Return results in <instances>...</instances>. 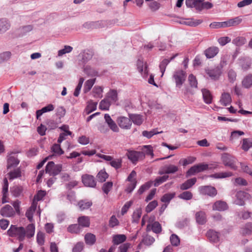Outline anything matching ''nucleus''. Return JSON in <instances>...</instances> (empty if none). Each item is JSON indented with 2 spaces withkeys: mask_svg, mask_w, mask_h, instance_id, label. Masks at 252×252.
I'll return each instance as SVG.
<instances>
[{
  "mask_svg": "<svg viewBox=\"0 0 252 252\" xmlns=\"http://www.w3.org/2000/svg\"><path fill=\"white\" fill-rule=\"evenodd\" d=\"M7 233L10 237H16L20 242L24 241L26 237V230L23 227H17L16 225H11Z\"/></svg>",
  "mask_w": 252,
  "mask_h": 252,
  "instance_id": "obj_1",
  "label": "nucleus"
},
{
  "mask_svg": "<svg viewBox=\"0 0 252 252\" xmlns=\"http://www.w3.org/2000/svg\"><path fill=\"white\" fill-rule=\"evenodd\" d=\"M222 160L225 166H228L231 169L236 170L237 169L236 158L232 156L227 153L224 154L222 156Z\"/></svg>",
  "mask_w": 252,
  "mask_h": 252,
  "instance_id": "obj_2",
  "label": "nucleus"
},
{
  "mask_svg": "<svg viewBox=\"0 0 252 252\" xmlns=\"http://www.w3.org/2000/svg\"><path fill=\"white\" fill-rule=\"evenodd\" d=\"M177 87L180 88L186 79V73L183 70L175 71L173 75Z\"/></svg>",
  "mask_w": 252,
  "mask_h": 252,
  "instance_id": "obj_3",
  "label": "nucleus"
},
{
  "mask_svg": "<svg viewBox=\"0 0 252 252\" xmlns=\"http://www.w3.org/2000/svg\"><path fill=\"white\" fill-rule=\"evenodd\" d=\"M127 156L128 159L133 163H136L137 161L143 159L145 158V154L143 152L128 151Z\"/></svg>",
  "mask_w": 252,
  "mask_h": 252,
  "instance_id": "obj_4",
  "label": "nucleus"
},
{
  "mask_svg": "<svg viewBox=\"0 0 252 252\" xmlns=\"http://www.w3.org/2000/svg\"><path fill=\"white\" fill-rule=\"evenodd\" d=\"M117 122L119 126L122 129H129L132 126V122L129 117L127 118L124 116L119 117L117 118Z\"/></svg>",
  "mask_w": 252,
  "mask_h": 252,
  "instance_id": "obj_5",
  "label": "nucleus"
},
{
  "mask_svg": "<svg viewBox=\"0 0 252 252\" xmlns=\"http://www.w3.org/2000/svg\"><path fill=\"white\" fill-rule=\"evenodd\" d=\"M250 196V195L245 191H238L236 194V199L235 200V203L239 206H244L245 201L248 199Z\"/></svg>",
  "mask_w": 252,
  "mask_h": 252,
  "instance_id": "obj_6",
  "label": "nucleus"
},
{
  "mask_svg": "<svg viewBox=\"0 0 252 252\" xmlns=\"http://www.w3.org/2000/svg\"><path fill=\"white\" fill-rule=\"evenodd\" d=\"M199 191L201 194L207 195L211 197H214L217 194V190L216 188L209 186L200 187Z\"/></svg>",
  "mask_w": 252,
  "mask_h": 252,
  "instance_id": "obj_7",
  "label": "nucleus"
},
{
  "mask_svg": "<svg viewBox=\"0 0 252 252\" xmlns=\"http://www.w3.org/2000/svg\"><path fill=\"white\" fill-rule=\"evenodd\" d=\"M205 72L211 79L214 80H218L221 73V69L219 66L212 69H206Z\"/></svg>",
  "mask_w": 252,
  "mask_h": 252,
  "instance_id": "obj_8",
  "label": "nucleus"
},
{
  "mask_svg": "<svg viewBox=\"0 0 252 252\" xmlns=\"http://www.w3.org/2000/svg\"><path fill=\"white\" fill-rule=\"evenodd\" d=\"M82 181L84 185L88 187L94 188L96 186V181L93 176L86 174L82 176Z\"/></svg>",
  "mask_w": 252,
  "mask_h": 252,
  "instance_id": "obj_9",
  "label": "nucleus"
},
{
  "mask_svg": "<svg viewBox=\"0 0 252 252\" xmlns=\"http://www.w3.org/2000/svg\"><path fill=\"white\" fill-rule=\"evenodd\" d=\"M0 215L6 218L13 217L15 215V212L9 205H5L0 210Z\"/></svg>",
  "mask_w": 252,
  "mask_h": 252,
  "instance_id": "obj_10",
  "label": "nucleus"
},
{
  "mask_svg": "<svg viewBox=\"0 0 252 252\" xmlns=\"http://www.w3.org/2000/svg\"><path fill=\"white\" fill-rule=\"evenodd\" d=\"M137 68L138 71L143 77L147 76L148 70L147 63H144L143 61L138 59L136 63Z\"/></svg>",
  "mask_w": 252,
  "mask_h": 252,
  "instance_id": "obj_11",
  "label": "nucleus"
},
{
  "mask_svg": "<svg viewBox=\"0 0 252 252\" xmlns=\"http://www.w3.org/2000/svg\"><path fill=\"white\" fill-rule=\"evenodd\" d=\"M105 122L107 124L109 128L114 132H118L119 131V128L116 123L111 119L110 116L108 114L104 115Z\"/></svg>",
  "mask_w": 252,
  "mask_h": 252,
  "instance_id": "obj_12",
  "label": "nucleus"
},
{
  "mask_svg": "<svg viewBox=\"0 0 252 252\" xmlns=\"http://www.w3.org/2000/svg\"><path fill=\"white\" fill-rule=\"evenodd\" d=\"M206 236L211 242L218 243L220 240V234L214 230H209L207 233Z\"/></svg>",
  "mask_w": 252,
  "mask_h": 252,
  "instance_id": "obj_13",
  "label": "nucleus"
},
{
  "mask_svg": "<svg viewBox=\"0 0 252 252\" xmlns=\"http://www.w3.org/2000/svg\"><path fill=\"white\" fill-rule=\"evenodd\" d=\"M219 49L216 46L209 47L204 51V54L207 59L213 58L219 53Z\"/></svg>",
  "mask_w": 252,
  "mask_h": 252,
  "instance_id": "obj_14",
  "label": "nucleus"
},
{
  "mask_svg": "<svg viewBox=\"0 0 252 252\" xmlns=\"http://www.w3.org/2000/svg\"><path fill=\"white\" fill-rule=\"evenodd\" d=\"M212 208L213 210L224 211L228 209V205L225 202L219 200L214 203Z\"/></svg>",
  "mask_w": 252,
  "mask_h": 252,
  "instance_id": "obj_15",
  "label": "nucleus"
},
{
  "mask_svg": "<svg viewBox=\"0 0 252 252\" xmlns=\"http://www.w3.org/2000/svg\"><path fill=\"white\" fill-rule=\"evenodd\" d=\"M129 117L134 125L140 126L144 121L143 116L140 114H129Z\"/></svg>",
  "mask_w": 252,
  "mask_h": 252,
  "instance_id": "obj_16",
  "label": "nucleus"
},
{
  "mask_svg": "<svg viewBox=\"0 0 252 252\" xmlns=\"http://www.w3.org/2000/svg\"><path fill=\"white\" fill-rule=\"evenodd\" d=\"M240 65L244 71H246L251 68L252 60L249 58H243L240 60Z\"/></svg>",
  "mask_w": 252,
  "mask_h": 252,
  "instance_id": "obj_17",
  "label": "nucleus"
},
{
  "mask_svg": "<svg viewBox=\"0 0 252 252\" xmlns=\"http://www.w3.org/2000/svg\"><path fill=\"white\" fill-rule=\"evenodd\" d=\"M97 103L90 100L88 102L87 105L84 111V114L89 115L96 109Z\"/></svg>",
  "mask_w": 252,
  "mask_h": 252,
  "instance_id": "obj_18",
  "label": "nucleus"
},
{
  "mask_svg": "<svg viewBox=\"0 0 252 252\" xmlns=\"http://www.w3.org/2000/svg\"><path fill=\"white\" fill-rule=\"evenodd\" d=\"M195 219L196 222L199 224H204L207 221L206 215L204 211H199L195 214Z\"/></svg>",
  "mask_w": 252,
  "mask_h": 252,
  "instance_id": "obj_19",
  "label": "nucleus"
},
{
  "mask_svg": "<svg viewBox=\"0 0 252 252\" xmlns=\"http://www.w3.org/2000/svg\"><path fill=\"white\" fill-rule=\"evenodd\" d=\"M54 106L52 104H50L43 107L42 109L37 110L36 112V116L37 119H39V117L43 113L52 111L54 109Z\"/></svg>",
  "mask_w": 252,
  "mask_h": 252,
  "instance_id": "obj_20",
  "label": "nucleus"
},
{
  "mask_svg": "<svg viewBox=\"0 0 252 252\" xmlns=\"http://www.w3.org/2000/svg\"><path fill=\"white\" fill-rule=\"evenodd\" d=\"M106 98L112 103H115L118 100L117 91L115 90H110L107 93Z\"/></svg>",
  "mask_w": 252,
  "mask_h": 252,
  "instance_id": "obj_21",
  "label": "nucleus"
},
{
  "mask_svg": "<svg viewBox=\"0 0 252 252\" xmlns=\"http://www.w3.org/2000/svg\"><path fill=\"white\" fill-rule=\"evenodd\" d=\"M231 97L229 93H223L222 94L220 102L223 106H227L231 103Z\"/></svg>",
  "mask_w": 252,
  "mask_h": 252,
  "instance_id": "obj_22",
  "label": "nucleus"
},
{
  "mask_svg": "<svg viewBox=\"0 0 252 252\" xmlns=\"http://www.w3.org/2000/svg\"><path fill=\"white\" fill-rule=\"evenodd\" d=\"M19 160L15 157L13 156H9L7 160V168L16 167L19 163Z\"/></svg>",
  "mask_w": 252,
  "mask_h": 252,
  "instance_id": "obj_23",
  "label": "nucleus"
},
{
  "mask_svg": "<svg viewBox=\"0 0 252 252\" xmlns=\"http://www.w3.org/2000/svg\"><path fill=\"white\" fill-rule=\"evenodd\" d=\"M177 56V54H176L171 57L170 60L165 59H164L159 64V68L160 72H161V76L163 75V74L165 71L166 66L168 64V63L173 60L176 56Z\"/></svg>",
  "mask_w": 252,
  "mask_h": 252,
  "instance_id": "obj_24",
  "label": "nucleus"
},
{
  "mask_svg": "<svg viewBox=\"0 0 252 252\" xmlns=\"http://www.w3.org/2000/svg\"><path fill=\"white\" fill-rule=\"evenodd\" d=\"M196 182L195 178L188 180L185 183L180 186V189L182 190H186L191 188Z\"/></svg>",
  "mask_w": 252,
  "mask_h": 252,
  "instance_id": "obj_25",
  "label": "nucleus"
},
{
  "mask_svg": "<svg viewBox=\"0 0 252 252\" xmlns=\"http://www.w3.org/2000/svg\"><path fill=\"white\" fill-rule=\"evenodd\" d=\"M203 95V98L204 102L207 104H210L212 100V96L210 91L206 89H203L201 90Z\"/></svg>",
  "mask_w": 252,
  "mask_h": 252,
  "instance_id": "obj_26",
  "label": "nucleus"
},
{
  "mask_svg": "<svg viewBox=\"0 0 252 252\" xmlns=\"http://www.w3.org/2000/svg\"><path fill=\"white\" fill-rule=\"evenodd\" d=\"M164 172H159V174L162 175L163 173L172 174L176 172L178 170V167L174 165L170 164L164 167Z\"/></svg>",
  "mask_w": 252,
  "mask_h": 252,
  "instance_id": "obj_27",
  "label": "nucleus"
},
{
  "mask_svg": "<svg viewBox=\"0 0 252 252\" xmlns=\"http://www.w3.org/2000/svg\"><path fill=\"white\" fill-rule=\"evenodd\" d=\"M242 84L243 87L248 89L252 86V74H249L244 77Z\"/></svg>",
  "mask_w": 252,
  "mask_h": 252,
  "instance_id": "obj_28",
  "label": "nucleus"
},
{
  "mask_svg": "<svg viewBox=\"0 0 252 252\" xmlns=\"http://www.w3.org/2000/svg\"><path fill=\"white\" fill-rule=\"evenodd\" d=\"M78 222L80 226L89 227L90 221L89 218L87 216H82L78 218Z\"/></svg>",
  "mask_w": 252,
  "mask_h": 252,
  "instance_id": "obj_29",
  "label": "nucleus"
},
{
  "mask_svg": "<svg viewBox=\"0 0 252 252\" xmlns=\"http://www.w3.org/2000/svg\"><path fill=\"white\" fill-rule=\"evenodd\" d=\"M26 236L27 238H30L32 237L35 233V226L33 224L31 223L28 225L26 227Z\"/></svg>",
  "mask_w": 252,
  "mask_h": 252,
  "instance_id": "obj_30",
  "label": "nucleus"
},
{
  "mask_svg": "<svg viewBox=\"0 0 252 252\" xmlns=\"http://www.w3.org/2000/svg\"><path fill=\"white\" fill-rule=\"evenodd\" d=\"M242 22V19L239 17L231 19L227 21H225V27H229L235 26L239 25Z\"/></svg>",
  "mask_w": 252,
  "mask_h": 252,
  "instance_id": "obj_31",
  "label": "nucleus"
},
{
  "mask_svg": "<svg viewBox=\"0 0 252 252\" xmlns=\"http://www.w3.org/2000/svg\"><path fill=\"white\" fill-rule=\"evenodd\" d=\"M204 0H199L198 5L199 9H197V11H201L203 9H209L213 7V4L209 1L203 2Z\"/></svg>",
  "mask_w": 252,
  "mask_h": 252,
  "instance_id": "obj_32",
  "label": "nucleus"
},
{
  "mask_svg": "<svg viewBox=\"0 0 252 252\" xmlns=\"http://www.w3.org/2000/svg\"><path fill=\"white\" fill-rule=\"evenodd\" d=\"M126 237L124 234H117L113 236V242L115 245L120 244L126 241Z\"/></svg>",
  "mask_w": 252,
  "mask_h": 252,
  "instance_id": "obj_33",
  "label": "nucleus"
},
{
  "mask_svg": "<svg viewBox=\"0 0 252 252\" xmlns=\"http://www.w3.org/2000/svg\"><path fill=\"white\" fill-rule=\"evenodd\" d=\"M233 175V174L231 172H221L216 173L214 174H212L210 176V177L215 178V179H219V178H224L226 177H231Z\"/></svg>",
  "mask_w": 252,
  "mask_h": 252,
  "instance_id": "obj_34",
  "label": "nucleus"
},
{
  "mask_svg": "<svg viewBox=\"0 0 252 252\" xmlns=\"http://www.w3.org/2000/svg\"><path fill=\"white\" fill-rule=\"evenodd\" d=\"M175 196V192L165 193L161 198V201L166 204H168Z\"/></svg>",
  "mask_w": 252,
  "mask_h": 252,
  "instance_id": "obj_35",
  "label": "nucleus"
},
{
  "mask_svg": "<svg viewBox=\"0 0 252 252\" xmlns=\"http://www.w3.org/2000/svg\"><path fill=\"white\" fill-rule=\"evenodd\" d=\"M95 240V236L92 233H87L85 236V241L87 245H93Z\"/></svg>",
  "mask_w": 252,
  "mask_h": 252,
  "instance_id": "obj_36",
  "label": "nucleus"
},
{
  "mask_svg": "<svg viewBox=\"0 0 252 252\" xmlns=\"http://www.w3.org/2000/svg\"><path fill=\"white\" fill-rule=\"evenodd\" d=\"M10 25L7 20L4 19H0V32H5L8 30Z\"/></svg>",
  "mask_w": 252,
  "mask_h": 252,
  "instance_id": "obj_37",
  "label": "nucleus"
},
{
  "mask_svg": "<svg viewBox=\"0 0 252 252\" xmlns=\"http://www.w3.org/2000/svg\"><path fill=\"white\" fill-rule=\"evenodd\" d=\"M111 104L112 103L105 97L100 101L99 108L102 110H107Z\"/></svg>",
  "mask_w": 252,
  "mask_h": 252,
  "instance_id": "obj_38",
  "label": "nucleus"
},
{
  "mask_svg": "<svg viewBox=\"0 0 252 252\" xmlns=\"http://www.w3.org/2000/svg\"><path fill=\"white\" fill-rule=\"evenodd\" d=\"M186 25L190 27H196L203 22L202 19H194L193 18L186 19Z\"/></svg>",
  "mask_w": 252,
  "mask_h": 252,
  "instance_id": "obj_39",
  "label": "nucleus"
},
{
  "mask_svg": "<svg viewBox=\"0 0 252 252\" xmlns=\"http://www.w3.org/2000/svg\"><path fill=\"white\" fill-rule=\"evenodd\" d=\"M95 82V78H94L89 79L85 82L84 87V92L85 93H87L91 90Z\"/></svg>",
  "mask_w": 252,
  "mask_h": 252,
  "instance_id": "obj_40",
  "label": "nucleus"
},
{
  "mask_svg": "<svg viewBox=\"0 0 252 252\" xmlns=\"http://www.w3.org/2000/svg\"><path fill=\"white\" fill-rule=\"evenodd\" d=\"M9 180H14L21 176V171L19 168L10 171L8 173Z\"/></svg>",
  "mask_w": 252,
  "mask_h": 252,
  "instance_id": "obj_41",
  "label": "nucleus"
},
{
  "mask_svg": "<svg viewBox=\"0 0 252 252\" xmlns=\"http://www.w3.org/2000/svg\"><path fill=\"white\" fill-rule=\"evenodd\" d=\"M93 53L92 51L87 50H85L82 54V60L83 63H87L93 57Z\"/></svg>",
  "mask_w": 252,
  "mask_h": 252,
  "instance_id": "obj_42",
  "label": "nucleus"
},
{
  "mask_svg": "<svg viewBox=\"0 0 252 252\" xmlns=\"http://www.w3.org/2000/svg\"><path fill=\"white\" fill-rule=\"evenodd\" d=\"M33 29V27L32 25H27L22 27H20L19 30V32L21 36H23L27 34L28 32L32 31Z\"/></svg>",
  "mask_w": 252,
  "mask_h": 252,
  "instance_id": "obj_43",
  "label": "nucleus"
},
{
  "mask_svg": "<svg viewBox=\"0 0 252 252\" xmlns=\"http://www.w3.org/2000/svg\"><path fill=\"white\" fill-rule=\"evenodd\" d=\"M199 0H186V5L189 8H195L196 10L199 9Z\"/></svg>",
  "mask_w": 252,
  "mask_h": 252,
  "instance_id": "obj_44",
  "label": "nucleus"
},
{
  "mask_svg": "<svg viewBox=\"0 0 252 252\" xmlns=\"http://www.w3.org/2000/svg\"><path fill=\"white\" fill-rule=\"evenodd\" d=\"M98 181L100 182H104L108 177V174L104 170H100L96 176Z\"/></svg>",
  "mask_w": 252,
  "mask_h": 252,
  "instance_id": "obj_45",
  "label": "nucleus"
},
{
  "mask_svg": "<svg viewBox=\"0 0 252 252\" xmlns=\"http://www.w3.org/2000/svg\"><path fill=\"white\" fill-rule=\"evenodd\" d=\"M246 39L244 37L239 36L232 40V43L237 46H241L246 43Z\"/></svg>",
  "mask_w": 252,
  "mask_h": 252,
  "instance_id": "obj_46",
  "label": "nucleus"
},
{
  "mask_svg": "<svg viewBox=\"0 0 252 252\" xmlns=\"http://www.w3.org/2000/svg\"><path fill=\"white\" fill-rule=\"evenodd\" d=\"M67 230L71 233H78L81 230V227L79 224H71L67 227Z\"/></svg>",
  "mask_w": 252,
  "mask_h": 252,
  "instance_id": "obj_47",
  "label": "nucleus"
},
{
  "mask_svg": "<svg viewBox=\"0 0 252 252\" xmlns=\"http://www.w3.org/2000/svg\"><path fill=\"white\" fill-rule=\"evenodd\" d=\"M78 205L81 210L89 209L92 205V202L89 201L81 200L78 202Z\"/></svg>",
  "mask_w": 252,
  "mask_h": 252,
  "instance_id": "obj_48",
  "label": "nucleus"
},
{
  "mask_svg": "<svg viewBox=\"0 0 252 252\" xmlns=\"http://www.w3.org/2000/svg\"><path fill=\"white\" fill-rule=\"evenodd\" d=\"M142 215V210L140 208L136 209L132 215V222L137 223Z\"/></svg>",
  "mask_w": 252,
  "mask_h": 252,
  "instance_id": "obj_49",
  "label": "nucleus"
},
{
  "mask_svg": "<svg viewBox=\"0 0 252 252\" xmlns=\"http://www.w3.org/2000/svg\"><path fill=\"white\" fill-rule=\"evenodd\" d=\"M153 184L152 181H149L146 182L145 184L142 185L138 190V193L139 194H142L145 191L148 189L151 188Z\"/></svg>",
  "mask_w": 252,
  "mask_h": 252,
  "instance_id": "obj_50",
  "label": "nucleus"
},
{
  "mask_svg": "<svg viewBox=\"0 0 252 252\" xmlns=\"http://www.w3.org/2000/svg\"><path fill=\"white\" fill-rule=\"evenodd\" d=\"M103 89L100 86H95L93 90V95L94 97H101Z\"/></svg>",
  "mask_w": 252,
  "mask_h": 252,
  "instance_id": "obj_51",
  "label": "nucleus"
},
{
  "mask_svg": "<svg viewBox=\"0 0 252 252\" xmlns=\"http://www.w3.org/2000/svg\"><path fill=\"white\" fill-rule=\"evenodd\" d=\"M84 72L88 76H95L97 75V72L90 66H86L84 68Z\"/></svg>",
  "mask_w": 252,
  "mask_h": 252,
  "instance_id": "obj_52",
  "label": "nucleus"
},
{
  "mask_svg": "<svg viewBox=\"0 0 252 252\" xmlns=\"http://www.w3.org/2000/svg\"><path fill=\"white\" fill-rule=\"evenodd\" d=\"M169 178L168 175H164L157 178L154 181V186L158 187L159 185L165 182Z\"/></svg>",
  "mask_w": 252,
  "mask_h": 252,
  "instance_id": "obj_53",
  "label": "nucleus"
},
{
  "mask_svg": "<svg viewBox=\"0 0 252 252\" xmlns=\"http://www.w3.org/2000/svg\"><path fill=\"white\" fill-rule=\"evenodd\" d=\"M52 152L57 155H61L63 154V151L61 149L60 145L57 144H54L51 148Z\"/></svg>",
  "mask_w": 252,
  "mask_h": 252,
  "instance_id": "obj_54",
  "label": "nucleus"
},
{
  "mask_svg": "<svg viewBox=\"0 0 252 252\" xmlns=\"http://www.w3.org/2000/svg\"><path fill=\"white\" fill-rule=\"evenodd\" d=\"M122 159L117 158L113 159L110 162V164L111 166L115 168L116 169H118L122 166Z\"/></svg>",
  "mask_w": 252,
  "mask_h": 252,
  "instance_id": "obj_55",
  "label": "nucleus"
},
{
  "mask_svg": "<svg viewBox=\"0 0 252 252\" xmlns=\"http://www.w3.org/2000/svg\"><path fill=\"white\" fill-rule=\"evenodd\" d=\"M162 131H158L156 129H153L151 131H148L146 130H144L142 132L143 136L147 137L149 139L151 138L153 136L156 135L157 134L160 133Z\"/></svg>",
  "mask_w": 252,
  "mask_h": 252,
  "instance_id": "obj_56",
  "label": "nucleus"
},
{
  "mask_svg": "<svg viewBox=\"0 0 252 252\" xmlns=\"http://www.w3.org/2000/svg\"><path fill=\"white\" fill-rule=\"evenodd\" d=\"M178 197L181 199L189 200L192 198V194L189 191H185L181 193Z\"/></svg>",
  "mask_w": 252,
  "mask_h": 252,
  "instance_id": "obj_57",
  "label": "nucleus"
},
{
  "mask_svg": "<svg viewBox=\"0 0 252 252\" xmlns=\"http://www.w3.org/2000/svg\"><path fill=\"white\" fill-rule=\"evenodd\" d=\"M84 80H84V78H83V77H81L79 79V83H78L77 87H76L75 91L73 94L75 96H78L79 95Z\"/></svg>",
  "mask_w": 252,
  "mask_h": 252,
  "instance_id": "obj_58",
  "label": "nucleus"
},
{
  "mask_svg": "<svg viewBox=\"0 0 252 252\" xmlns=\"http://www.w3.org/2000/svg\"><path fill=\"white\" fill-rule=\"evenodd\" d=\"M252 147V141L249 139H244L242 144V149L245 151H248Z\"/></svg>",
  "mask_w": 252,
  "mask_h": 252,
  "instance_id": "obj_59",
  "label": "nucleus"
},
{
  "mask_svg": "<svg viewBox=\"0 0 252 252\" xmlns=\"http://www.w3.org/2000/svg\"><path fill=\"white\" fill-rule=\"evenodd\" d=\"M155 242V238L151 236L147 235L143 238L142 242L147 246L151 245Z\"/></svg>",
  "mask_w": 252,
  "mask_h": 252,
  "instance_id": "obj_60",
  "label": "nucleus"
},
{
  "mask_svg": "<svg viewBox=\"0 0 252 252\" xmlns=\"http://www.w3.org/2000/svg\"><path fill=\"white\" fill-rule=\"evenodd\" d=\"M189 82L191 87L196 88L197 87V81L196 77L192 74L189 75L188 78Z\"/></svg>",
  "mask_w": 252,
  "mask_h": 252,
  "instance_id": "obj_61",
  "label": "nucleus"
},
{
  "mask_svg": "<svg viewBox=\"0 0 252 252\" xmlns=\"http://www.w3.org/2000/svg\"><path fill=\"white\" fill-rule=\"evenodd\" d=\"M72 50L73 48L71 46L65 45L64 46L63 49L60 50L58 51V56H62L66 53H69L71 52L72 51Z\"/></svg>",
  "mask_w": 252,
  "mask_h": 252,
  "instance_id": "obj_62",
  "label": "nucleus"
},
{
  "mask_svg": "<svg viewBox=\"0 0 252 252\" xmlns=\"http://www.w3.org/2000/svg\"><path fill=\"white\" fill-rule=\"evenodd\" d=\"M113 183L112 182H108L103 185L102 189L105 193L107 194L111 189Z\"/></svg>",
  "mask_w": 252,
  "mask_h": 252,
  "instance_id": "obj_63",
  "label": "nucleus"
},
{
  "mask_svg": "<svg viewBox=\"0 0 252 252\" xmlns=\"http://www.w3.org/2000/svg\"><path fill=\"white\" fill-rule=\"evenodd\" d=\"M158 202L156 200L150 202L146 207V211L147 213L151 212L158 206Z\"/></svg>",
  "mask_w": 252,
  "mask_h": 252,
  "instance_id": "obj_64",
  "label": "nucleus"
}]
</instances>
